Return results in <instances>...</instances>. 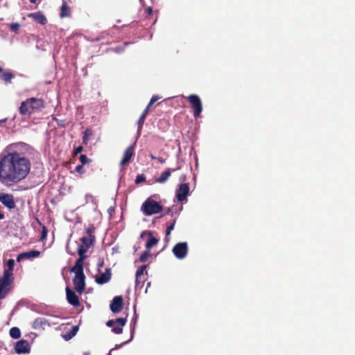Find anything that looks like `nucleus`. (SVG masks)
<instances>
[{
  "mask_svg": "<svg viewBox=\"0 0 355 355\" xmlns=\"http://www.w3.org/2000/svg\"><path fill=\"white\" fill-rule=\"evenodd\" d=\"M0 202L9 210L16 207L15 197L12 193H0Z\"/></svg>",
  "mask_w": 355,
  "mask_h": 355,
  "instance_id": "nucleus-8",
  "label": "nucleus"
},
{
  "mask_svg": "<svg viewBox=\"0 0 355 355\" xmlns=\"http://www.w3.org/2000/svg\"><path fill=\"white\" fill-rule=\"evenodd\" d=\"M31 162L17 152L0 155V182L5 185L18 183L28 175Z\"/></svg>",
  "mask_w": 355,
  "mask_h": 355,
  "instance_id": "nucleus-1",
  "label": "nucleus"
},
{
  "mask_svg": "<svg viewBox=\"0 0 355 355\" xmlns=\"http://www.w3.org/2000/svg\"><path fill=\"white\" fill-rule=\"evenodd\" d=\"M83 148L80 146L76 148L73 150L74 155H78V154L80 153L83 151Z\"/></svg>",
  "mask_w": 355,
  "mask_h": 355,
  "instance_id": "nucleus-40",
  "label": "nucleus"
},
{
  "mask_svg": "<svg viewBox=\"0 0 355 355\" xmlns=\"http://www.w3.org/2000/svg\"><path fill=\"white\" fill-rule=\"evenodd\" d=\"M157 159L158 160V162L161 164H164L165 162V159H164L163 157H159L157 158Z\"/></svg>",
  "mask_w": 355,
  "mask_h": 355,
  "instance_id": "nucleus-42",
  "label": "nucleus"
},
{
  "mask_svg": "<svg viewBox=\"0 0 355 355\" xmlns=\"http://www.w3.org/2000/svg\"><path fill=\"white\" fill-rule=\"evenodd\" d=\"M66 295L67 300L70 304L74 306H80V300L78 296L69 287L66 288Z\"/></svg>",
  "mask_w": 355,
  "mask_h": 355,
  "instance_id": "nucleus-15",
  "label": "nucleus"
},
{
  "mask_svg": "<svg viewBox=\"0 0 355 355\" xmlns=\"http://www.w3.org/2000/svg\"><path fill=\"white\" fill-rule=\"evenodd\" d=\"M5 218V215L2 211V207L0 206V220Z\"/></svg>",
  "mask_w": 355,
  "mask_h": 355,
  "instance_id": "nucleus-41",
  "label": "nucleus"
},
{
  "mask_svg": "<svg viewBox=\"0 0 355 355\" xmlns=\"http://www.w3.org/2000/svg\"><path fill=\"white\" fill-rule=\"evenodd\" d=\"M174 214H178L177 207L174 206H173L172 207H168L165 211V214L171 215V216H173Z\"/></svg>",
  "mask_w": 355,
  "mask_h": 355,
  "instance_id": "nucleus-30",
  "label": "nucleus"
},
{
  "mask_svg": "<svg viewBox=\"0 0 355 355\" xmlns=\"http://www.w3.org/2000/svg\"><path fill=\"white\" fill-rule=\"evenodd\" d=\"M148 10L149 13H151L153 12V10L151 8H148Z\"/></svg>",
  "mask_w": 355,
  "mask_h": 355,
  "instance_id": "nucleus-47",
  "label": "nucleus"
},
{
  "mask_svg": "<svg viewBox=\"0 0 355 355\" xmlns=\"http://www.w3.org/2000/svg\"><path fill=\"white\" fill-rule=\"evenodd\" d=\"M93 135V131L90 128H87L84 132V136L83 138V144L87 145L88 143L89 138Z\"/></svg>",
  "mask_w": 355,
  "mask_h": 355,
  "instance_id": "nucleus-27",
  "label": "nucleus"
},
{
  "mask_svg": "<svg viewBox=\"0 0 355 355\" xmlns=\"http://www.w3.org/2000/svg\"><path fill=\"white\" fill-rule=\"evenodd\" d=\"M4 72L3 69L0 67V73L2 74Z\"/></svg>",
  "mask_w": 355,
  "mask_h": 355,
  "instance_id": "nucleus-44",
  "label": "nucleus"
},
{
  "mask_svg": "<svg viewBox=\"0 0 355 355\" xmlns=\"http://www.w3.org/2000/svg\"><path fill=\"white\" fill-rule=\"evenodd\" d=\"M123 307V299L122 296H115L111 302L110 309L114 313L121 312Z\"/></svg>",
  "mask_w": 355,
  "mask_h": 355,
  "instance_id": "nucleus-12",
  "label": "nucleus"
},
{
  "mask_svg": "<svg viewBox=\"0 0 355 355\" xmlns=\"http://www.w3.org/2000/svg\"><path fill=\"white\" fill-rule=\"evenodd\" d=\"M95 228L94 227H89L86 230V232L89 236V239H91L92 241H95V236L93 234L94 232Z\"/></svg>",
  "mask_w": 355,
  "mask_h": 355,
  "instance_id": "nucleus-31",
  "label": "nucleus"
},
{
  "mask_svg": "<svg viewBox=\"0 0 355 355\" xmlns=\"http://www.w3.org/2000/svg\"><path fill=\"white\" fill-rule=\"evenodd\" d=\"M150 256V253L149 251L144 252L139 257L140 262H146Z\"/></svg>",
  "mask_w": 355,
  "mask_h": 355,
  "instance_id": "nucleus-32",
  "label": "nucleus"
},
{
  "mask_svg": "<svg viewBox=\"0 0 355 355\" xmlns=\"http://www.w3.org/2000/svg\"><path fill=\"white\" fill-rule=\"evenodd\" d=\"M71 16L70 8L65 1H63L62 4L60 7V17L64 18Z\"/></svg>",
  "mask_w": 355,
  "mask_h": 355,
  "instance_id": "nucleus-20",
  "label": "nucleus"
},
{
  "mask_svg": "<svg viewBox=\"0 0 355 355\" xmlns=\"http://www.w3.org/2000/svg\"><path fill=\"white\" fill-rule=\"evenodd\" d=\"M148 107H146V109L143 111L142 114L140 116V118L138 121L139 130L142 128V125L144 123L146 117L148 114Z\"/></svg>",
  "mask_w": 355,
  "mask_h": 355,
  "instance_id": "nucleus-25",
  "label": "nucleus"
},
{
  "mask_svg": "<svg viewBox=\"0 0 355 355\" xmlns=\"http://www.w3.org/2000/svg\"><path fill=\"white\" fill-rule=\"evenodd\" d=\"M78 330V326H73L70 331L67 332L65 334L63 335L64 339L65 340H69L77 334Z\"/></svg>",
  "mask_w": 355,
  "mask_h": 355,
  "instance_id": "nucleus-23",
  "label": "nucleus"
},
{
  "mask_svg": "<svg viewBox=\"0 0 355 355\" xmlns=\"http://www.w3.org/2000/svg\"><path fill=\"white\" fill-rule=\"evenodd\" d=\"M40 254L41 252L38 250H31L26 252H23L18 255L17 261L19 262L24 259L38 257Z\"/></svg>",
  "mask_w": 355,
  "mask_h": 355,
  "instance_id": "nucleus-18",
  "label": "nucleus"
},
{
  "mask_svg": "<svg viewBox=\"0 0 355 355\" xmlns=\"http://www.w3.org/2000/svg\"><path fill=\"white\" fill-rule=\"evenodd\" d=\"M37 0H31V2L33 3H35L36 2Z\"/></svg>",
  "mask_w": 355,
  "mask_h": 355,
  "instance_id": "nucleus-50",
  "label": "nucleus"
},
{
  "mask_svg": "<svg viewBox=\"0 0 355 355\" xmlns=\"http://www.w3.org/2000/svg\"><path fill=\"white\" fill-rule=\"evenodd\" d=\"M38 222L40 223V225H42V234H41L40 240L42 241H43L46 239L47 234H48V230H47V227L44 225H42L39 220H38Z\"/></svg>",
  "mask_w": 355,
  "mask_h": 355,
  "instance_id": "nucleus-29",
  "label": "nucleus"
},
{
  "mask_svg": "<svg viewBox=\"0 0 355 355\" xmlns=\"http://www.w3.org/2000/svg\"><path fill=\"white\" fill-rule=\"evenodd\" d=\"M6 266L8 268L4 270L5 272H8L10 273H13L14 266H15V260L12 259H10L7 261Z\"/></svg>",
  "mask_w": 355,
  "mask_h": 355,
  "instance_id": "nucleus-28",
  "label": "nucleus"
},
{
  "mask_svg": "<svg viewBox=\"0 0 355 355\" xmlns=\"http://www.w3.org/2000/svg\"><path fill=\"white\" fill-rule=\"evenodd\" d=\"M133 333H134V329H133V330H132V336H131V338H130L129 340L124 342V343H123V344H126V343H128L130 340H131L132 339V338H133Z\"/></svg>",
  "mask_w": 355,
  "mask_h": 355,
  "instance_id": "nucleus-43",
  "label": "nucleus"
},
{
  "mask_svg": "<svg viewBox=\"0 0 355 355\" xmlns=\"http://www.w3.org/2000/svg\"><path fill=\"white\" fill-rule=\"evenodd\" d=\"M76 171L77 173H78L79 174L82 175V174H84L85 172V170L83 167V166L81 164V165H78L76 167Z\"/></svg>",
  "mask_w": 355,
  "mask_h": 355,
  "instance_id": "nucleus-38",
  "label": "nucleus"
},
{
  "mask_svg": "<svg viewBox=\"0 0 355 355\" xmlns=\"http://www.w3.org/2000/svg\"><path fill=\"white\" fill-rule=\"evenodd\" d=\"M14 77V73L10 71H4L0 75L1 80L4 81L6 83H10Z\"/></svg>",
  "mask_w": 355,
  "mask_h": 355,
  "instance_id": "nucleus-22",
  "label": "nucleus"
},
{
  "mask_svg": "<svg viewBox=\"0 0 355 355\" xmlns=\"http://www.w3.org/2000/svg\"><path fill=\"white\" fill-rule=\"evenodd\" d=\"M15 351L17 354H25L30 352L29 343L26 340H20L15 345Z\"/></svg>",
  "mask_w": 355,
  "mask_h": 355,
  "instance_id": "nucleus-13",
  "label": "nucleus"
},
{
  "mask_svg": "<svg viewBox=\"0 0 355 355\" xmlns=\"http://www.w3.org/2000/svg\"><path fill=\"white\" fill-rule=\"evenodd\" d=\"M150 158H151L152 159H157V157H155L154 155H150Z\"/></svg>",
  "mask_w": 355,
  "mask_h": 355,
  "instance_id": "nucleus-45",
  "label": "nucleus"
},
{
  "mask_svg": "<svg viewBox=\"0 0 355 355\" xmlns=\"http://www.w3.org/2000/svg\"><path fill=\"white\" fill-rule=\"evenodd\" d=\"M158 99H159V97H158L157 96H153L151 98V99H150V102H149V103H148V105H147V107H148V109H149V108H150V107L153 103H155Z\"/></svg>",
  "mask_w": 355,
  "mask_h": 355,
  "instance_id": "nucleus-39",
  "label": "nucleus"
},
{
  "mask_svg": "<svg viewBox=\"0 0 355 355\" xmlns=\"http://www.w3.org/2000/svg\"><path fill=\"white\" fill-rule=\"evenodd\" d=\"M44 101L35 97L27 98L21 102L19 107L21 115L30 116L32 114L41 111L44 107Z\"/></svg>",
  "mask_w": 355,
  "mask_h": 355,
  "instance_id": "nucleus-2",
  "label": "nucleus"
},
{
  "mask_svg": "<svg viewBox=\"0 0 355 355\" xmlns=\"http://www.w3.org/2000/svg\"><path fill=\"white\" fill-rule=\"evenodd\" d=\"M27 17L34 19L35 21L41 25H45L47 23V19L42 11L28 13Z\"/></svg>",
  "mask_w": 355,
  "mask_h": 355,
  "instance_id": "nucleus-16",
  "label": "nucleus"
},
{
  "mask_svg": "<svg viewBox=\"0 0 355 355\" xmlns=\"http://www.w3.org/2000/svg\"><path fill=\"white\" fill-rule=\"evenodd\" d=\"M121 345H123V343H121V345H116L114 349H117Z\"/></svg>",
  "mask_w": 355,
  "mask_h": 355,
  "instance_id": "nucleus-48",
  "label": "nucleus"
},
{
  "mask_svg": "<svg viewBox=\"0 0 355 355\" xmlns=\"http://www.w3.org/2000/svg\"><path fill=\"white\" fill-rule=\"evenodd\" d=\"M189 193V187L187 183H182L179 185L175 192V197L179 202H183L187 200Z\"/></svg>",
  "mask_w": 355,
  "mask_h": 355,
  "instance_id": "nucleus-11",
  "label": "nucleus"
},
{
  "mask_svg": "<svg viewBox=\"0 0 355 355\" xmlns=\"http://www.w3.org/2000/svg\"><path fill=\"white\" fill-rule=\"evenodd\" d=\"M13 282L14 274L3 271V275L0 277V286L7 291H10Z\"/></svg>",
  "mask_w": 355,
  "mask_h": 355,
  "instance_id": "nucleus-7",
  "label": "nucleus"
},
{
  "mask_svg": "<svg viewBox=\"0 0 355 355\" xmlns=\"http://www.w3.org/2000/svg\"><path fill=\"white\" fill-rule=\"evenodd\" d=\"M112 273L110 268H107L105 272L102 273L99 277H96V282L98 284H104L108 282L111 279Z\"/></svg>",
  "mask_w": 355,
  "mask_h": 355,
  "instance_id": "nucleus-17",
  "label": "nucleus"
},
{
  "mask_svg": "<svg viewBox=\"0 0 355 355\" xmlns=\"http://www.w3.org/2000/svg\"><path fill=\"white\" fill-rule=\"evenodd\" d=\"M147 234L149 236V239L146 243V248L149 250L158 243V239L153 236V234L151 232H148Z\"/></svg>",
  "mask_w": 355,
  "mask_h": 355,
  "instance_id": "nucleus-21",
  "label": "nucleus"
},
{
  "mask_svg": "<svg viewBox=\"0 0 355 355\" xmlns=\"http://www.w3.org/2000/svg\"><path fill=\"white\" fill-rule=\"evenodd\" d=\"M126 318H119L116 320H110L106 322V325L109 327H112L114 325L116 324L112 329V331L116 334H120L123 332V327L126 323Z\"/></svg>",
  "mask_w": 355,
  "mask_h": 355,
  "instance_id": "nucleus-9",
  "label": "nucleus"
},
{
  "mask_svg": "<svg viewBox=\"0 0 355 355\" xmlns=\"http://www.w3.org/2000/svg\"><path fill=\"white\" fill-rule=\"evenodd\" d=\"M141 210L145 216H151L160 213L163 207L157 201L148 198L142 204Z\"/></svg>",
  "mask_w": 355,
  "mask_h": 355,
  "instance_id": "nucleus-4",
  "label": "nucleus"
},
{
  "mask_svg": "<svg viewBox=\"0 0 355 355\" xmlns=\"http://www.w3.org/2000/svg\"><path fill=\"white\" fill-rule=\"evenodd\" d=\"M177 168H167L160 176L155 179L157 183L163 184L166 182L171 175L172 171H175Z\"/></svg>",
  "mask_w": 355,
  "mask_h": 355,
  "instance_id": "nucleus-19",
  "label": "nucleus"
},
{
  "mask_svg": "<svg viewBox=\"0 0 355 355\" xmlns=\"http://www.w3.org/2000/svg\"><path fill=\"white\" fill-rule=\"evenodd\" d=\"M81 244L78 248V259L76 262L83 263L84 259H86L87 255L85 254L89 247L93 244L94 241L89 239L88 237L83 236L80 239Z\"/></svg>",
  "mask_w": 355,
  "mask_h": 355,
  "instance_id": "nucleus-5",
  "label": "nucleus"
},
{
  "mask_svg": "<svg viewBox=\"0 0 355 355\" xmlns=\"http://www.w3.org/2000/svg\"><path fill=\"white\" fill-rule=\"evenodd\" d=\"M20 25L18 23H12L10 24V30L12 32L17 33L19 29Z\"/></svg>",
  "mask_w": 355,
  "mask_h": 355,
  "instance_id": "nucleus-35",
  "label": "nucleus"
},
{
  "mask_svg": "<svg viewBox=\"0 0 355 355\" xmlns=\"http://www.w3.org/2000/svg\"><path fill=\"white\" fill-rule=\"evenodd\" d=\"M146 180V177L144 174H140V175H138L137 177H136V179L135 180V182L136 184H139L141 182H145Z\"/></svg>",
  "mask_w": 355,
  "mask_h": 355,
  "instance_id": "nucleus-36",
  "label": "nucleus"
},
{
  "mask_svg": "<svg viewBox=\"0 0 355 355\" xmlns=\"http://www.w3.org/2000/svg\"><path fill=\"white\" fill-rule=\"evenodd\" d=\"M144 280L141 279V278H139V284L140 283H143Z\"/></svg>",
  "mask_w": 355,
  "mask_h": 355,
  "instance_id": "nucleus-46",
  "label": "nucleus"
},
{
  "mask_svg": "<svg viewBox=\"0 0 355 355\" xmlns=\"http://www.w3.org/2000/svg\"><path fill=\"white\" fill-rule=\"evenodd\" d=\"M147 265H144L140 266L136 271V279H135V284L136 286H139V278H141L144 272V270L146 269Z\"/></svg>",
  "mask_w": 355,
  "mask_h": 355,
  "instance_id": "nucleus-24",
  "label": "nucleus"
},
{
  "mask_svg": "<svg viewBox=\"0 0 355 355\" xmlns=\"http://www.w3.org/2000/svg\"><path fill=\"white\" fill-rule=\"evenodd\" d=\"M9 292L0 286V300L5 298Z\"/></svg>",
  "mask_w": 355,
  "mask_h": 355,
  "instance_id": "nucleus-37",
  "label": "nucleus"
},
{
  "mask_svg": "<svg viewBox=\"0 0 355 355\" xmlns=\"http://www.w3.org/2000/svg\"><path fill=\"white\" fill-rule=\"evenodd\" d=\"M175 223L176 220L175 219L173 220V223L169 226L167 227L166 231V237L168 236L171 234V231L174 229Z\"/></svg>",
  "mask_w": 355,
  "mask_h": 355,
  "instance_id": "nucleus-34",
  "label": "nucleus"
},
{
  "mask_svg": "<svg viewBox=\"0 0 355 355\" xmlns=\"http://www.w3.org/2000/svg\"><path fill=\"white\" fill-rule=\"evenodd\" d=\"M6 121V119L0 120V123H4Z\"/></svg>",
  "mask_w": 355,
  "mask_h": 355,
  "instance_id": "nucleus-49",
  "label": "nucleus"
},
{
  "mask_svg": "<svg viewBox=\"0 0 355 355\" xmlns=\"http://www.w3.org/2000/svg\"><path fill=\"white\" fill-rule=\"evenodd\" d=\"M71 272L75 273L73 278L74 289L79 294H82L85 289V275L83 271V263H75V265L71 268Z\"/></svg>",
  "mask_w": 355,
  "mask_h": 355,
  "instance_id": "nucleus-3",
  "label": "nucleus"
},
{
  "mask_svg": "<svg viewBox=\"0 0 355 355\" xmlns=\"http://www.w3.org/2000/svg\"><path fill=\"white\" fill-rule=\"evenodd\" d=\"M114 349H112L110 351V352H109V354H108L107 355H111V352H112V350H114Z\"/></svg>",
  "mask_w": 355,
  "mask_h": 355,
  "instance_id": "nucleus-51",
  "label": "nucleus"
},
{
  "mask_svg": "<svg viewBox=\"0 0 355 355\" xmlns=\"http://www.w3.org/2000/svg\"><path fill=\"white\" fill-rule=\"evenodd\" d=\"M80 161L82 165H83L89 163L91 162V159H89L86 155H81L80 156Z\"/></svg>",
  "mask_w": 355,
  "mask_h": 355,
  "instance_id": "nucleus-33",
  "label": "nucleus"
},
{
  "mask_svg": "<svg viewBox=\"0 0 355 355\" xmlns=\"http://www.w3.org/2000/svg\"><path fill=\"white\" fill-rule=\"evenodd\" d=\"M10 336L14 338L17 339L21 336V331L18 327H12L10 329Z\"/></svg>",
  "mask_w": 355,
  "mask_h": 355,
  "instance_id": "nucleus-26",
  "label": "nucleus"
},
{
  "mask_svg": "<svg viewBox=\"0 0 355 355\" xmlns=\"http://www.w3.org/2000/svg\"><path fill=\"white\" fill-rule=\"evenodd\" d=\"M187 100L193 110V116L195 118H198L202 111V103L201 99L196 94H191L187 96Z\"/></svg>",
  "mask_w": 355,
  "mask_h": 355,
  "instance_id": "nucleus-6",
  "label": "nucleus"
},
{
  "mask_svg": "<svg viewBox=\"0 0 355 355\" xmlns=\"http://www.w3.org/2000/svg\"><path fill=\"white\" fill-rule=\"evenodd\" d=\"M136 143L135 142L130 146H129L124 152L123 157L120 162L121 166H124L128 164L135 155V148Z\"/></svg>",
  "mask_w": 355,
  "mask_h": 355,
  "instance_id": "nucleus-14",
  "label": "nucleus"
},
{
  "mask_svg": "<svg viewBox=\"0 0 355 355\" xmlns=\"http://www.w3.org/2000/svg\"><path fill=\"white\" fill-rule=\"evenodd\" d=\"M173 252L178 259H184L188 253L187 243L186 242L177 243L173 248Z\"/></svg>",
  "mask_w": 355,
  "mask_h": 355,
  "instance_id": "nucleus-10",
  "label": "nucleus"
}]
</instances>
